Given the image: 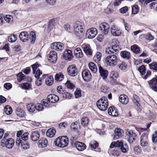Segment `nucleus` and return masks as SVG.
Instances as JSON below:
<instances>
[{
    "instance_id": "obj_1",
    "label": "nucleus",
    "mask_w": 157,
    "mask_h": 157,
    "mask_svg": "<svg viewBox=\"0 0 157 157\" xmlns=\"http://www.w3.org/2000/svg\"><path fill=\"white\" fill-rule=\"evenodd\" d=\"M20 40L23 42H26L29 40L30 43L33 44L36 40V34L34 32L31 31L29 34L26 32H22L19 35Z\"/></svg>"
},
{
    "instance_id": "obj_2",
    "label": "nucleus",
    "mask_w": 157,
    "mask_h": 157,
    "mask_svg": "<svg viewBox=\"0 0 157 157\" xmlns=\"http://www.w3.org/2000/svg\"><path fill=\"white\" fill-rule=\"evenodd\" d=\"M98 108L101 110L105 111L108 108V102L106 97L104 96L101 97L96 102Z\"/></svg>"
},
{
    "instance_id": "obj_3",
    "label": "nucleus",
    "mask_w": 157,
    "mask_h": 157,
    "mask_svg": "<svg viewBox=\"0 0 157 157\" xmlns=\"http://www.w3.org/2000/svg\"><path fill=\"white\" fill-rule=\"evenodd\" d=\"M119 60L117 56L115 55H110L105 58V62L108 66L114 67L118 63Z\"/></svg>"
},
{
    "instance_id": "obj_4",
    "label": "nucleus",
    "mask_w": 157,
    "mask_h": 157,
    "mask_svg": "<svg viewBox=\"0 0 157 157\" xmlns=\"http://www.w3.org/2000/svg\"><path fill=\"white\" fill-rule=\"evenodd\" d=\"M68 142L67 136H63L57 138L54 141V144L57 146L64 147L67 145Z\"/></svg>"
},
{
    "instance_id": "obj_5",
    "label": "nucleus",
    "mask_w": 157,
    "mask_h": 157,
    "mask_svg": "<svg viewBox=\"0 0 157 157\" xmlns=\"http://www.w3.org/2000/svg\"><path fill=\"white\" fill-rule=\"evenodd\" d=\"M84 24L79 21H76L74 24V29L75 34L78 36H82L83 33Z\"/></svg>"
},
{
    "instance_id": "obj_6",
    "label": "nucleus",
    "mask_w": 157,
    "mask_h": 157,
    "mask_svg": "<svg viewBox=\"0 0 157 157\" xmlns=\"http://www.w3.org/2000/svg\"><path fill=\"white\" fill-rule=\"evenodd\" d=\"M14 141L12 138H8L7 139L2 140L1 142V145L2 147L5 146L6 148L11 149L13 147Z\"/></svg>"
},
{
    "instance_id": "obj_7",
    "label": "nucleus",
    "mask_w": 157,
    "mask_h": 157,
    "mask_svg": "<svg viewBox=\"0 0 157 157\" xmlns=\"http://www.w3.org/2000/svg\"><path fill=\"white\" fill-rule=\"evenodd\" d=\"M148 134L147 132L143 133L141 136L140 144L142 147H147L148 143Z\"/></svg>"
},
{
    "instance_id": "obj_8",
    "label": "nucleus",
    "mask_w": 157,
    "mask_h": 157,
    "mask_svg": "<svg viewBox=\"0 0 157 157\" xmlns=\"http://www.w3.org/2000/svg\"><path fill=\"white\" fill-rule=\"evenodd\" d=\"M67 72L70 76L75 77L78 74V69L75 65H70L67 67Z\"/></svg>"
},
{
    "instance_id": "obj_9",
    "label": "nucleus",
    "mask_w": 157,
    "mask_h": 157,
    "mask_svg": "<svg viewBox=\"0 0 157 157\" xmlns=\"http://www.w3.org/2000/svg\"><path fill=\"white\" fill-rule=\"evenodd\" d=\"M97 33V29L95 28H92L87 30L86 36L89 39H92L95 36Z\"/></svg>"
},
{
    "instance_id": "obj_10",
    "label": "nucleus",
    "mask_w": 157,
    "mask_h": 157,
    "mask_svg": "<svg viewBox=\"0 0 157 157\" xmlns=\"http://www.w3.org/2000/svg\"><path fill=\"white\" fill-rule=\"evenodd\" d=\"M82 75L83 80L86 82L90 81L91 79L92 76L90 71L85 69L82 72Z\"/></svg>"
},
{
    "instance_id": "obj_11",
    "label": "nucleus",
    "mask_w": 157,
    "mask_h": 157,
    "mask_svg": "<svg viewBox=\"0 0 157 157\" xmlns=\"http://www.w3.org/2000/svg\"><path fill=\"white\" fill-rule=\"evenodd\" d=\"M51 47L55 50L60 51L64 49V46L61 42H54L51 44Z\"/></svg>"
},
{
    "instance_id": "obj_12",
    "label": "nucleus",
    "mask_w": 157,
    "mask_h": 157,
    "mask_svg": "<svg viewBox=\"0 0 157 157\" xmlns=\"http://www.w3.org/2000/svg\"><path fill=\"white\" fill-rule=\"evenodd\" d=\"M81 47L85 53L87 55H92V52L91 47L89 44L86 43L82 45Z\"/></svg>"
},
{
    "instance_id": "obj_13",
    "label": "nucleus",
    "mask_w": 157,
    "mask_h": 157,
    "mask_svg": "<svg viewBox=\"0 0 157 157\" xmlns=\"http://www.w3.org/2000/svg\"><path fill=\"white\" fill-rule=\"evenodd\" d=\"M148 83L152 90L157 91V76L149 81Z\"/></svg>"
},
{
    "instance_id": "obj_14",
    "label": "nucleus",
    "mask_w": 157,
    "mask_h": 157,
    "mask_svg": "<svg viewBox=\"0 0 157 157\" xmlns=\"http://www.w3.org/2000/svg\"><path fill=\"white\" fill-rule=\"evenodd\" d=\"M109 26L107 23L104 22L101 24L99 26V29L101 30L105 35L107 34L109 30Z\"/></svg>"
},
{
    "instance_id": "obj_15",
    "label": "nucleus",
    "mask_w": 157,
    "mask_h": 157,
    "mask_svg": "<svg viewBox=\"0 0 157 157\" xmlns=\"http://www.w3.org/2000/svg\"><path fill=\"white\" fill-rule=\"evenodd\" d=\"M48 56L49 58L48 59L51 63H54L57 59V54L55 51H50Z\"/></svg>"
},
{
    "instance_id": "obj_16",
    "label": "nucleus",
    "mask_w": 157,
    "mask_h": 157,
    "mask_svg": "<svg viewBox=\"0 0 157 157\" xmlns=\"http://www.w3.org/2000/svg\"><path fill=\"white\" fill-rule=\"evenodd\" d=\"M63 56L65 59L71 60L73 58L72 51L69 50H66L63 53Z\"/></svg>"
},
{
    "instance_id": "obj_17",
    "label": "nucleus",
    "mask_w": 157,
    "mask_h": 157,
    "mask_svg": "<svg viewBox=\"0 0 157 157\" xmlns=\"http://www.w3.org/2000/svg\"><path fill=\"white\" fill-rule=\"evenodd\" d=\"M117 143L118 145L117 146V147L119 148L121 152L124 153H126L128 149V145L126 144H123L122 140H118Z\"/></svg>"
},
{
    "instance_id": "obj_18",
    "label": "nucleus",
    "mask_w": 157,
    "mask_h": 157,
    "mask_svg": "<svg viewBox=\"0 0 157 157\" xmlns=\"http://www.w3.org/2000/svg\"><path fill=\"white\" fill-rule=\"evenodd\" d=\"M110 31L111 34L115 36H118L121 34V31L114 25L111 26Z\"/></svg>"
},
{
    "instance_id": "obj_19",
    "label": "nucleus",
    "mask_w": 157,
    "mask_h": 157,
    "mask_svg": "<svg viewBox=\"0 0 157 157\" xmlns=\"http://www.w3.org/2000/svg\"><path fill=\"white\" fill-rule=\"evenodd\" d=\"M75 145L77 150L80 151H83L86 148V146L84 143L78 141L76 142Z\"/></svg>"
},
{
    "instance_id": "obj_20",
    "label": "nucleus",
    "mask_w": 157,
    "mask_h": 157,
    "mask_svg": "<svg viewBox=\"0 0 157 157\" xmlns=\"http://www.w3.org/2000/svg\"><path fill=\"white\" fill-rule=\"evenodd\" d=\"M49 102L55 103L59 100V98L57 95L54 94H51L47 97Z\"/></svg>"
},
{
    "instance_id": "obj_21",
    "label": "nucleus",
    "mask_w": 157,
    "mask_h": 157,
    "mask_svg": "<svg viewBox=\"0 0 157 157\" xmlns=\"http://www.w3.org/2000/svg\"><path fill=\"white\" fill-rule=\"evenodd\" d=\"M120 102L124 105L127 104L129 101V99L127 96L125 94H121L119 97Z\"/></svg>"
},
{
    "instance_id": "obj_22",
    "label": "nucleus",
    "mask_w": 157,
    "mask_h": 157,
    "mask_svg": "<svg viewBox=\"0 0 157 157\" xmlns=\"http://www.w3.org/2000/svg\"><path fill=\"white\" fill-rule=\"evenodd\" d=\"M115 133L114 139H117L123 135V130L119 128H117L115 129Z\"/></svg>"
},
{
    "instance_id": "obj_23",
    "label": "nucleus",
    "mask_w": 157,
    "mask_h": 157,
    "mask_svg": "<svg viewBox=\"0 0 157 157\" xmlns=\"http://www.w3.org/2000/svg\"><path fill=\"white\" fill-rule=\"evenodd\" d=\"M74 54L75 56L78 58L82 57L83 55L81 49L79 48H77L75 49L74 51Z\"/></svg>"
},
{
    "instance_id": "obj_24",
    "label": "nucleus",
    "mask_w": 157,
    "mask_h": 157,
    "mask_svg": "<svg viewBox=\"0 0 157 157\" xmlns=\"http://www.w3.org/2000/svg\"><path fill=\"white\" fill-rule=\"evenodd\" d=\"M128 135L129 136V141L130 143H132L135 140V138L136 136V135L133 130H130L128 132Z\"/></svg>"
},
{
    "instance_id": "obj_25",
    "label": "nucleus",
    "mask_w": 157,
    "mask_h": 157,
    "mask_svg": "<svg viewBox=\"0 0 157 157\" xmlns=\"http://www.w3.org/2000/svg\"><path fill=\"white\" fill-rule=\"evenodd\" d=\"M99 70L100 75L103 78L105 79L106 78L108 75V71L103 69L101 66H99Z\"/></svg>"
},
{
    "instance_id": "obj_26",
    "label": "nucleus",
    "mask_w": 157,
    "mask_h": 157,
    "mask_svg": "<svg viewBox=\"0 0 157 157\" xmlns=\"http://www.w3.org/2000/svg\"><path fill=\"white\" fill-rule=\"evenodd\" d=\"M47 140L45 138H42L39 140L38 145L40 147H44L47 146Z\"/></svg>"
},
{
    "instance_id": "obj_27",
    "label": "nucleus",
    "mask_w": 157,
    "mask_h": 157,
    "mask_svg": "<svg viewBox=\"0 0 157 157\" xmlns=\"http://www.w3.org/2000/svg\"><path fill=\"white\" fill-rule=\"evenodd\" d=\"M120 55L124 59H128L131 57V54L129 52L127 51H122L121 52Z\"/></svg>"
},
{
    "instance_id": "obj_28",
    "label": "nucleus",
    "mask_w": 157,
    "mask_h": 157,
    "mask_svg": "<svg viewBox=\"0 0 157 157\" xmlns=\"http://www.w3.org/2000/svg\"><path fill=\"white\" fill-rule=\"evenodd\" d=\"M108 112L110 115L113 117H116L118 115V112L113 107H110L108 109Z\"/></svg>"
},
{
    "instance_id": "obj_29",
    "label": "nucleus",
    "mask_w": 157,
    "mask_h": 157,
    "mask_svg": "<svg viewBox=\"0 0 157 157\" xmlns=\"http://www.w3.org/2000/svg\"><path fill=\"white\" fill-rule=\"evenodd\" d=\"M39 134L37 131L32 132L31 135V139L33 141L37 140L39 139Z\"/></svg>"
},
{
    "instance_id": "obj_30",
    "label": "nucleus",
    "mask_w": 157,
    "mask_h": 157,
    "mask_svg": "<svg viewBox=\"0 0 157 157\" xmlns=\"http://www.w3.org/2000/svg\"><path fill=\"white\" fill-rule=\"evenodd\" d=\"M56 133V131L55 128H50L47 130L46 134L48 137H52L54 136Z\"/></svg>"
},
{
    "instance_id": "obj_31",
    "label": "nucleus",
    "mask_w": 157,
    "mask_h": 157,
    "mask_svg": "<svg viewBox=\"0 0 157 157\" xmlns=\"http://www.w3.org/2000/svg\"><path fill=\"white\" fill-rule=\"evenodd\" d=\"M88 66L90 70L94 73H96L97 71V68L94 63L90 62L88 64Z\"/></svg>"
},
{
    "instance_id": "obj_32",
    "label": "nucleus",
    "mask_w": 157,
    "mask_h": 157,
    "mask_svg": "<svg viewBox=\"0 0 157 157\" xmlns=\"http://www.w3.org/2000/svg\"><path fill=\"white\" fill-rule=\"evenodd\" d=\"M64 76L62 73L59 72L57 73L55 76V80L57 81H62L64 78Z\"/></svg>"
},
{
    "instance_id": "obj_33",
    "label": "nucleus",
    "mask_w": 157,
    "mask_h": 157,
    "mask_svg": "<svg viewBox=\"0 0 157 157\" xmlns=\"http://www.w3.org/2000/svg\"><path fill=\"white\" fill-rule=\"evenodd\" d=\"M27 109L30 112H33L36 110V105L33 103H30L27 105Z\"/></svg>"
},
{
    "instance_id": "obj_34",
    "label": "nucleus",
    "mask_w": 157,
    "mask_h": 157,
    "mask_svg": "<svg viewBox=\"0 0 157 157\" xmlns=\"http://www.w3.org/2000/svg\"><path fill=\"white\" fill-rule=\"evenodd\" d=\"M54 82V79L52 76H49L45 79V83L48 86L52 85Z\"/></svg>"
},
{
    "instance_id": "obj_35",
    "label": "nucleus",
    "mask_w": 157,
    "mask_h": 157,
    "mask_svg": "<svg viewBox=\"0 0 157 157\" xmlns=\"http://www.w3.org/2000/svg\"><path fill=\"white\" fill-rule=\"evenodd\" d=\"M131 49L133 52L136 54L139 53L140 51L139 47L136 44L131 46Z\"/></svg>"
},
{
    "instance_id": "obj_36",
    "label": "nucleus",
    "mask_w": 157,
    "mask_h": 157,
    "mask_svg": "<svg viewBox=\"0 0 157 157\" xmlns=\"http://www.w3.org/2000/svg\"><path fill=\"white\" fill-rule=\"evenodd\" d=\"M17 36L15 34H10L8 36V40L10 42H14L17 40Z\"/></svg>"
},
{
    "instance_id": "obj_37",
    "label": "nucleus",
    "mask_w": 157,
    "mask_h": 157,
    "mask_svg": "<svg viewBox=\"0 0 157 157\" xmlns=\"http://www.w3.org/2000/svg\"><path fill=\"white\" fill-rule=\"evenodd\" d=\"M17 115L20 117H23L24 116L25 112L20 108H17L16 111Z\"/></svg>"
},
{
    "instance_id": "obj_38",
    "label": "nucleus",
    "mask_w": 157,
    "mask_h": 157,
    "mask_svg": "<svg viewBox=\"0 0 157 157\" xmlns=\"http://www.w3.org/2000/svg\"><path fill=\"white\" fill-rule=\"evenodd\" d=\"M101 56V53L97 52L94 57V60L96 62L98 63L100 61Z\"/></svg>"
},
{
    "instance_id": "obj_39",
    "label": "nucleus",
    "mask_w": 157,
    "mask_h": 157,
    "mask_svg": "<svg viewBox=\"0 0 157 157\" xmlns=\"http://www.w3.org/2000/svg\"><path fill=\"white\" fill-rule=\"evenodd\" d=\"M4 111L5 113L7 115L11 114L12 112L11 107L9 105L6 106L4 108Z\"/></svg>"
},
{
    "instance_id": "obj_40",
    "label": "nucleus",
    "mask_w": 157,
    "mask_h": 157,
    "mask_svg": "<svg viewBox=\"0 0 157 157\" xmlns=\"http://www.w3.org/2000/svg\"><path fill=\"white\" fill-rule=\"evenodd\" d=\"M118 68L122 71L125 70L127 67V64L124 62H122L120 64L118 65Z\"/></svg>"
},
{
    "instance_id": "obj_41",
    "label": "nucleus",
    "mask_w": 157,
    "mask_h": 157,
    "mask_svg": "<svg viewBox=\"0 0 157 157\" xmlns=\"http://www.w3.org/2000/svg\"><path fill=\"white\" fill-rule=\"evenodd\" d=\"M79 124L77 121L74 122L71 125V130H76L78 128Z\"/></svg>"
},
{
    "instance_id": "obj_42",
    "label": "nucleus",
    "mask_w": 157,
    "mask_h": 157,
    "mask_svg": "<svg viewBox=\"0 0 157 157\" xmlns=\"http://www.w3.org/2000/svg\"><path fill=\"white\" fill-rule=\"evenodd\" d=\"M149 68L151 70L157 71V63L153 62L148 65Z\"/></svg>"
},
{
    "instance_id": "obj_43",
    "label": "nucleus",
    "mask_w": 157,
    "mask_h": 157,
    "mask_svg": "<svg viewBox=\"0 0 157 157\" xmlns=\"http://www.w3.org/2000/svg\"><path fill=\"white\" fill-rule=\"evenodd\" d=\"M4 19L7 22L9 23H11L13 21V17L10 15H6Z\"/></svg>"
},
{
    "instance_id": "obj_44",
    "label": "nucleus",
    "mask_w": 157,
    "mask_h": 157,
    "mask_svg": "<svg viewBox=\"0 0 157 157\" xmlns=\"http://www.w3.org/2000/svg\"><path fill=\"white\" fill-rule=\"evenodd\" d=\"M138 70L142 76H143L145 74L146 69L144 65H142L139 67L138 68Z\"/></svg>"
},
{
    "instance_id": "obj_45",
    "label": "nucleus",
    "mask_w": 157,
    "mask_h": 157,
    "mask_svg": "<svg viewBox=\"0 0 157 157\" xmlns=\"http://www.w3.org/2000/svg\"><path fill=\"white\" fill-rule=\"evenodd\" d=\"M21 145L22 148L24 150L29 149L30 147L29 143L26 141L23 142Z\"/></svg>"
},
{
    "instance_id": "obj_46",
    "label": "nucleus",
    "mask_w": 157,
    "mask_h": 157,
    "mask_svg": "<svg viewBox=\"0 0 157 157\" xmlns=\"http://www.w3.org/2000/svg\"><path fill=\"white\" fill-rule=\"evenodd\" d=\"M35 77L37 79H39L40 75L42 74V72L39 69H38L36 71L33 72Z\"/></svg>"
},
{
    "instance_id": "obj_47",
    "label": "nucleus",
    "mask_w": 157,
    "mask_h": 157,
    "mask_svg": "<svg viewBox=\"0 0 157 157\" xmlns=\"http://www.w3.org/2000/svg\"><path fill=\"white\" fill-rule=\"evenodd\" d=\"M89 122V119L87 117H83L81 119V124L83 126H87Z\"/></svg>"
},
{
    "instance_id": "obj_48",
    "label": "nucleus",
    "mask_w": 157,
    "mask_h": 157,
    "mask_svg": "<svg viewBox=\"0 0 157 157\" xmlns=\"http://www.w3.org/2000/svg\"><path fill=\"white\" fill-rule=\"evenodd\" d=\"M139 11L138 6L137 5H134L132 7V14H136Z\"/></svg>"
},
{
    "instance_id": "obj_49",
    "label": "nucleus",
    "mask_w": 157,
    "mask_h": 157,
    "mask_svg": "<svg viewBox=\"0 0 157 157\" xmlns=\"http://www.w3.org/2000/svg\"><path fill=\"white\" fill-rule=\"evenodd\" d=\"M17 80L18 82H21L22 80L25 79L24 75L22 73H20L17 75Z\"/></svg>"
},
{
    "instance_id": "obj_50",
    "label": "nucleus",
    "mask_w": 157,
    "mask_h": 157,
    "mask_svg": "<svg viewBox=\"0 0 157 157\" xmlns=\"http://www.w3.org/2000/svg\"><path fill=\"white\" fill-rule=\"evenodd\" d=\"M22 87L25 89H28L31 87V85L28 83H24L21 84Z\"/></svg>"
},
{
    "instance_id": "obj_51",
    "label": "nucleus",
    "mask_w": 157,
    "mask_h": 157,
    "mask_svg": "<svg viewBox=\"0 0 157 157\" xmlns=\"http://www.w3.org/2000/svg\"><path fill=\"white\" fill-rule=\"evenodd\" d=\"M120 154V151L116 149H114L111 151V155L114 156H119Z\"/></svg>"
},
{
    "instance_id": "obj_52",
    "label": "nucleus",
    "mask_w": 157,
    "mask_h": 157,
    "mask_svg": "<svg viewBox=\"0 0 157 157\" xmlns=\"http://www.w3.org/2000/svg\"><path fill=\"white\" fill-rule=\"evenodd\" d=\"M65 86L68 88L72 89L74 87V85L70 81L67 80L65 83Z\"/></svg>"
},
{
    "instance_id": "obj_53",
    "label": "nucleus",
    "mask_w": 157,
    "mask_h": 157,
    "mask_svg": "<svg viewBox=\"0 0 157 157\" xmlns=\"http://www.w3.org/2000/svg\"><path fill=\"white\" fill-rule=\"evenodd\" d=\"M113 49L116 50V49ZM117 50V49H116ZM113 49L111 47H108L106 48L105 51V53L106 54L112 55V53H114L113 52Z\"/></svg>"
},
{
    "instance_id": "obj_54",
    "label": "nucleus",
    "mask_w": 157,
    "mask_h": 157,
    "mask_svg": "<svg viewBox=\"0 0 157 157\" xmlns=\"http://www.w3.org/2000/svg\"><path fill=\"white\" fill-rule=\"evenodd\" d=\"M145 39L147 40L151 41L154 40V37L150 33H147L144 35Z\"/></svg>"
},
{
    "instance_id": "obj_55",
    "label": "nucleus",
    "mask_w": 157,
    "mask_h": 157,
    "mask_svg": "<svg viewBox=\"0 0 157 157\" xmlns=\"http://www.w3.org/2000/svg\"><path fill=\"white\" fill-rule=\"evenodd\" d=\"M46 76V75H42V78H40V79H37L36 80V85L37 86H40L42 84V78H45V77Z\"/></svg>"
},
{
    "instance_id": "obj_56",
    "label": "nucleus",
    "mask_w": 157,
    "mask_h": 157,
    "mask_svg": "<svg viewBox=\"0 0 157 157\" xmlns=\"http://www.w3.org/2000/svg\"><path fill=\"white\" fill-rule=\"evenodd\" d=\"M89 145L91 148L95 149L98 147V144L96 141H94L90 143Z\"/></svg>"
},
{
    "instance_id": "obj_57",
    "label": "nucleus",
    "mask_w": 157,
    "mask_h": 157,
    "mask_svg": "<svg viewBox=\"0 0 157 157\" xmlns=\"http://www.w3.org/2000/svg\"><path fill=\"white\" fill-rule=\"evenodd\" d=\"M110 78H117L118 77L117 73L115 71H112L110 75Z\"/></svg>"
},
{
    "instance_id": "obj_58",
    "label": "nucleus",
    "mask_w": 157,
    "mask_h": 157,
    "mask_svg": "<svg viewBox=\"0 0 157 157\" xmlns=\"http://www.w3.org/2000/svg\"><path fill=\"white\" fill-rule=\"evenodd\" d=\"M109 87L105 85H102L101 88V91L103 93H106L108 91Z\"/></svg>"
},
{
    "instance_id": "obj_59",
    "label": "nucleus",
    "mask_w": 157,
    "mask_h": 157,
    "mask_svg": "<svg viewBox=\"0 0 157 157\" xmlns=\"http://www.w3.org/2000/svg\"><path fill=\"white\" fill-rule=\"evenodd\" d=\"M29 133L28 132L24 133L21 136V139L24 141H26L28 139Z\"/></svg>"
},
{
    "instance_id": "obj_60",
    "label": "nucleus",
    "mask_w": 157,
    "mask_h": 157,
    "mask_svg": "<svg viewBox=\"0 0 157 157\" xmlns=\"http://www.w3.org/2000/svg\"><path fill=\"white\" fill-rule=\"evenodd\" d=\"M36 106V109L38 111H42L44 109V107L43 104H38Z\"/></svg>"
},
{
    "instance_id": "obj_61",
    "label": "nucleus",
    "mask_w": 157,
    "mask_h": 157,
    "mask_svg": "<svg viewBox=\"0 0 157 157\" xmlns=\"http://www.w3.org/2000/svg\"><path fill=\"white\" fill-rule=\"evenodd\" d=\"M134 152L135 154L139 155L141 153V150L138 147L135 146L133 148Z\"/></svg>"
},
{
    "instance_id": "obj_62",
    "label": "nucleus",
    "mask_w": 157,
    "mask_h": 157,
    "mask_svg": "<svg viewBox=\"0 0 157 157\" xmlns=\"http://www.w3.org/2000/svg\"><path fill=\"white\" fill-rule=\"evenodd\" d=\"M117 78H110V83L113 85H115L119 84V83L116 80Z\"/></svg>"
},
{
    "instance_id": "obj_63",
    "label": "nucleus",
    "mask_w": 157,
    "mask_h": 157,
    "mask_svg": "<svg viewBox=\"0 0 157 157\" xmlns=\"http://www.w3.org/2000/svg\"><path fill=\"white\" fill-rule=\"evenodd\" d=\"M63 96L66 98L70 99L71 97V94L69 93L66 92L65 91L63 94Z\"/></svg>"
},
{
    "instance_id": "obj_64",
    "label": "nucleus",
    "mask_w": 157,
    "mask_h": 157,
    "mask_svg": "<svg viewBox=\"0 0 157 157\" xmlns=\"http://www.w3.org/2000/svg\"><path fill=\"white\" fill-rule=\"evenodd\" d=\"M152 141L155 143L157 142V130L155 131V134L152 135Z\"/></svg>"
}]
</instances>
